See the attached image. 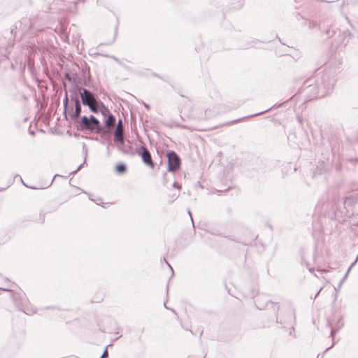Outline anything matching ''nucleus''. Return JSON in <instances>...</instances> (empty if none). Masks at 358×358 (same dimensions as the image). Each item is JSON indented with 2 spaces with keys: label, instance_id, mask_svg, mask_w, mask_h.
I'll return each mask as SVG.
<instances>
[{
  "label": "nucleus",
  "instance_id": "10",
  "mask_svg": "<svg viewBox=\"0 0 358 358\" xmlns=\"http://www.w3.org/2000/svg\"><path fill=\"white\" fill-rule=\"evenodd\" d=\"M172 186H173V187L177 188L178 191V192L173 193V194H171L169 195L168 201H169V203H172V202H173V201H175V200H176V199L179 196V194H179V191H180V189H181V185H179L178 183L176 182H174L173 183Z\"/></svg>",
  "mask_w": 358,
  "mask_h": 358
},
{
  "label": "nucleus",
  "instance_id": "32",
  "mask_svg": "<svg viewBox=\"0 0 358 358\" xmlns=\"http://www.w3.org/2000/svg\"><path fill=\"white\" fill-rule=\"evenodd\" d=\"M337 289H339V287H337V289H335L336 292H338Z\"/></svg>",
  "mask_w": 358,
  "mask_h": 358
},
{
  "label": "nucleus",
  "instance_id": "8",
  "mask_svg": "<svg viewBox=\"0 0 358 358\" xmlns=\"http://www.w3.org/2000/svg\"><path fill=\"white\" fill-rule=\"evenodd\" d=\"M329 326L331 327V336L334 337V336L339 331L340 329L342 328L343 326V322L341 317H339L337 320L335 326L332 327L331 324H329Z\"/></svg>",
  "mask_w": 358,
  "mask_h": 358
},
{
  "label": "nucleus",
  "instance_id": "33",
  "mask_svg": "<svg viewBox=\"0 0 358 358\" xmlns=\"http://www.w3.org/2000/svg\"><path fill=\"white\" fill-rule=\"evenodd\" d=\"M164 306H165L166 308H167V307L166 306V303H164Z\"/></svg>",
  "mask_w": 358,
  "mask_h": 358
},
{
  "label": "nucleus",
  "instance_id": "15",
  "mask_svg": "<svg viewBox=\"0 0 358 358\" xmlns=\"http://www.w3.org/2000/svg\"><path fill=\"white\" fill-rule=\"evenodd\" d=\"M357 260H358V255H357V257L356 259L355 260V262H352V263L351 264V265L350 266V267L348 268V271H347V273H346V275H348V273H349V272H350V269H351V268H352L355 265V264L357 263Z\"/></svg>",
  "mask_w": 358,
  "mask_h": 358
},
{
  "label": "nucleus",
  "instance_id": "2",
  "mask_svg": "<svg viewBox=\"0 0 358 358\" xmlns=\"http://www.w3.org/2000/svg\"><path fill=\"white\" fill-rule=\"evenodd\" d=\"M277 323L281 325V327L289 329V334L294 331V326L296 323L295 310L292 306L283 307L276 317Z\"/></svg>",
  "mask_w": 358,
  "mask_h": 358
},
{
  "label": "nucleus",
  "instance_id": "20",
  "mask_svg": "<svg viewBox=\"0 0 358 358\" xmlns=\"http://www.w3.org/2000/svg\"><path fill=\"white\" fill-rule=\"evenodd\" d=\"M206 355L203 353H201L198 357L196 358H205ZM188 358H194V356L191 355Z\"/></svg>",
  "mask_w": 358,
  "mask_h": 358
},
{
  "label": "nucleus",
  "instance_id": "21",
  "mask_svg": "<svg viewBox=\"0 0 358 358\" xmlns=\"http://www.w3.org/2000/svg\"><path fill=\"white\" fill-rule=\"evenodd\" d=\"M67 103H68V97H67V96H66L64 98V106H65V107H66Z\"/></svg>",
  "mask_w": 358,
  "mask_h": 358
},
{
  "label": "nucleus",
  "instance_id": "29",
  "mask_svg": "<svg viewBox=\"0 0 358 358\" xmlns=\"http://www.w3.org/2000/svg\"><path fill=\"white\" fill-rule=\"evenodd\" d=\"M309 271H310L312 273L313 271V268H309Z\"/></svg>",
  "mask_w": 358,
  "mask_h": 358
},
{
  "label": "nucleus",
  "instance_id": "6",
  "mask_svg": "<svg viewBox=\"0 0 358 358\" xmlns=\"http://www.w3.org/2000/svg\"><path fill=\"white\" fill-rule=\"evenodd\" d=\"M123 132L124 129L122 122V120H119L114 134V141L119 148H120L124 143Z\"/></svg>",
  "mask_w": 358,
  "mask_h": 358
},
{
  "label": "nucleus",
  "instance_id": "22",
  "mask_svg": "<svg viewBox=\"0 0 358 358\" xmlns=\"http://www.w3.org/2000/svg\"><path fill=\"white\" fill-rule=\"evenodd\" d=\"M107 356H108V352H107L106 350H105V351L103 352V353L102 356L101 357V358H104V357H106Z\"/></svg>",
  "mask_w": 358,
  "mask_h": 358
},
{
  "label": "nucleus",
  "instance_id": "14",
  "mask_svg": "<svg viewBox=\"0 0 358 358\" xmlns=\"http://www.w3.org/2000/svg\"><path fill=\"white\" fill-rule=\"evenodd\" d=\"M126 170V166L123 164H120L116 166L115 171L119 173H123Z\"/></svg>",
  "mask_w": 358,
  "mask_h": 358
},
{
  "label": "nucleus",
  "instance_id": "9",
  "mask_svg": "<svg viewBox=\"0 0 358 358\" xmlns=\"http://www.w3.org/2000/svg\"><path fill=\"white\" fill-rule=\"evenodd\" d=\"M74 102H75V111L73 113L70 115L71 119H73V120L77 119L79 117L80 112H81V106H80V101L78 100V99L75 98Z\"/></svg>",
  "mask_w": 358,
  "mask_h": 358
},
{
  "label": "nucleus",
  "instance_id": "24",
  "mask_svg": "<svg viewBox=\"0 0 358 358\" xmlns=\"http://www.w3.org/2000/svg\"><path fill=\"white\" fill-rule=\"evenodd\" d=\"M322 287H321V288L318 290V292H317L316 293V294L315 295L314 299H315V298L317 297V296L320 294V292H321V290H322Z\"/></svg>",
  "mask_w": 358,
  "mask_h": 358
},
{
  "label": "nucleus",
  "instance_id": "12",
  "mask_svg": "<svg viewBox=\"0 0 358 358\" xmlns=\"http://www.w3.org/2000/svg\"><path fill=\"white\" fill-rule=\"evenodd\" d=\"M350 37V34L348 31H344L340 36V38H341V44H343V45H346Z\"/></svg>",
  "mask_w": 358,
  "mask_h": 358
},
{
  "label": "nucleus",
  "instance_id": "4",
  "mask_svg": "<svg viewBox=\"0 0 358 358\" xmlns=\"http://www.w3.org/2000/svg\"><path fill=\"white\" fill-rule=\"evenodd\" d=\"M80 94L83 104L88 106L93 113H97L99 104L93 94L86 89H83Z\"/></svg>",
  "mask_w": 358,
  "mask_h": 358
},
{
  "label": "nucleus",
  "instance_id": "5",
  "mask_svg": "<svg viewBox=\"0 0 358 358\" xmlns=\"http://www.w3.org/2000/svg\"><path fill=\"white\" fill-rule=\"evenodd\" d=\"M168 159V169L169 171L174 172L177 171L180 166V159L178 155L173 152L170 151L166 155Z\"/></svg>",
  "mask_w": 358,
  "mask_h": 358
},
{
  "label": "nucleus",
  "instance_id": "13",
  "mask_svg": "<svg viewBox=\"0 0 358 358\" xmlns=\"http://www.w3.org/2000/svg\"><path fill=\"white\" fill-rule=\"evenodd\" d=\"M100 112L104 117L108 116L110 113L109 110L101 103V108L100 109Z\"/></svg>",
  "mask_w": 358,
  "mask_h": 358
},
{
  "label": "nucleus",
  "instance_id": "1",
  "mask_svg": "<svg viewBox=\"0 0 358 358\" xmlns=\"http://www.w3.org/2000/svg\"><path fill=\"white\" fill-rule=\"evenodd\" d=\"M336 83L335 75L331 71H325L320 80L317 82L316 87L317 92L315 93L316 98L323 97L330 94Z\"/></svg>",
  "mask_w": 358,
  "mask_h": 358
},
{
  "label": "nucleus",
  "instance_id": "7",
  "mask_svg": "<svg viewBox=\"0 0 358 358\" xmlns=\"http://www.w3.org/2000/svg\"><path fill=\"white\" fill-rule=\"evenodd\" d=\"M137 153L141 156L143 162L147 166L154 168V163L152 160L151 155L149 151L144 146H141L138 150Z\"/></svg>",
  "mask_w": 358,
  "mask_h": 358
},
{
  "label": "nucleus",
  "instance_id": "30",
  "mask_svg": "<svg viewBox=\"0 0 358 358\" xmlns=\"http://www.w3.org/2000/svg\"><path fill=\"white\" fill-rule=\"evenodd\" d=\"M337 289H339V287H337V289H335L336 292H338Z\"/></svg>",
  "mask_w": 358,
  "mask_h": 358
},
{
  "label": "nucleus",
  "instance_id": "26",
  "mask_svg": "<svg viewBox=\"0 0 358 358\" xmlns=\"http://www.w3.org/2000/svg\"><path fill=\"white\" fill-rule=\"evenodd\" d=\"M355 31H356V32H357V37H358V24L355 27Z\"/></svg>",
  "mask_w": 358,
  "mask_h": 358
},
{
  "label": "nucleus",
  "instance_id": "18",
  "mask_svg": "<svg viewBox=\"0 0 358 358\" xmlns=\"http://www.w3.org/2000/svg\"><path fill=\"white\" fill-rule=\"evenodd\" d=\"M269 110H270V109H267V110H264V111H262V112H259V113H255V114L251 115H250L249 117H254V116H257V115H262V114H263V113H266V112L268 111Z\"/></svg>",
  "mask_w": 358,
  "mask_h": 358
},
{
  "label": "nucleus",
  "instance_id": "3",
  "mask_svg": "<svg viewBox=\"0 0 358 358\" xmlns=\"http://www.w3.org/2000/svg\"><path fill=\"white\" fill-rule=\"evenodd\" d=\"M80 126L82 129L89 130L96 134H100L102 131L99 121L93 115H90L89 118L87 116H83Z\"/></svg>",
  "mask_w": 358,
  "mask_h": 358
},
{
  "label": "nucleus",
  "instance_id": "31",
  "mask_svg": "<svg viewBox=\"0 0 358 358\" xmlns=\"http://www.w3.org/2000/svg\"><path fill=\"white\" fill-rule=\"evenodd\" d=\"M337 289H339V287H337V289H335L336 292H338Z\"/></svg>",
  "mask_w": 358,
  "mask_h": 358
},
{
  "label": "nucleus",
  "instance_id": "28",
  "mask_svg": "<svg viewBox=\"0 0 358 358\" xmlns=\"http://www.w3.org/2000/svg\"><path fill=\"white\" fill-rule=\"evenodd\" d=\"M309 87H310V90H311L312 89H313L315 87H312L311 85H309Z\"/></svg>",
  "mask_w": 358,
  "mask_h": 358
},
{
  "label": "nucleus",
  "instance_id": "11",
  "mask_svg": "<svg viewBox=\"0 0 358 358\" xmlns=\"http://www.w3.org/2000/svg\"><path fill=\"white\" fill-rule=\"evenodd\" d=\"M115 122V117L110 113L108 116H106V119L105 120V124L107 127H111L114 125Z\"/></svg>",
  "mask_w": 358,
  "mask_h": 358
},
{
  "label": "nucleus",
  "instance_id": "19",
  "mask_svg": "<svg viewBox=\"0 0 358 358\" xmlns=\"http://www.w3.org/2000/svg\"><path fill=\"white\" fill-rule=\"evenodd\" d=\"M245 117H243V118H240V119H238V120H233L230 122H228L226 124H234V123H236V122H238L239 121H241V120L244 119Z\"/></svg>",
  "mask_w": 358,
  "mask_h": 358
},
{
  "label": "nucleus",
  "instance_id": "25",
  "mask_svg": "<svg viewBox=\"0 0 358 358\" xmlns=\"http://www.w3.org/2000/svg\"><path fill=\"white\" fill-rule=\"evenodd\" d=\"M82 165H80L78 169L76 170H75L74 171H73V173H76L80 168H81Z\"/></svg>",
  "mask_w": 358,
  "mask_h": 358
},
{
  "label": "nucleus",
  "instance_id": "27",
  "mask_svg": "<svg viewBox=\"0 0 358 358\" xmlns=\"http://www.w3.org/2000/svg\"><path fill=\"white\" fill-rule=\"evenodd\" d=\"M188 214L189 215V216L191 217V220L193 222V219H192V214H191V212L189 210H188Z\"/></svg>",
  "mask_w": 358,
  "mask_h": 358
},
{
  "label": "nucleus",
  "instance_id": "23",
  "mask_svg": "<svg viewBox=\"0 0 358 358\" xmlns=\"http://www.w3.org/2000/svg\"><path fill=\"white\" fill-rule=\"evenodd\" d=\"M348 275H346V274L345 275V276H343V278L342 279L340 285H339V287L341 286V284L342 282L345 280V278H347Z\"/></svg>",
  "mask_w": 358,
  "mask_h": 358
},
{
  "label": "nucleus",
  "instance_id": "16",
  "mask_svg": "<svg viewBox=\"0 0 358 358\" xmlns=\"http://www.w3.org/2000/svg\"><path fill=\"white\" fill-rule=\"evenodd\" d=\"M357 260H358V255H357V257L356 259L355 260V262H352V263L351 264V265L350 266V267L348 268V271H347V273H346V275H348V273H349V272H350V269H351V268H352L355 265V264L357 263Z\"/></svg>",
  "mask_w": 358,
  "mask_h": 358
},
{
  "label": "nucleus",
  "instance_id": "17",
  "mask_svg": "<svg viewBox=\"0 0 358 358\" xmlns=\"http://www.w3.org/2000/svg\"><path fill=\"white\" fill-rule=\"evenodd\" d=\"M164 261L167 264L169 268L170 269L171 273V277H172L173 275V274H174V271H173V268L171 267V266L165 259H164Z\"/></svg>",
  "mask_w": 358,
  "mask_h": 358
}]
</instances>
